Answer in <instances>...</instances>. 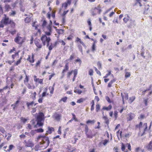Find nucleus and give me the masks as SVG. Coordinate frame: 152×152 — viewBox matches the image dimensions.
I'll list each match as a JSON object with an SVG mask.
<instances>
[{
	"label": "nucleus",
	"instance_id": "obj_1",
	"mask_svg": "<svg viewBox=\"0 0 152 152\" xmlns=\"http://www.w3.org/2000/svg\"><path fill=\"white\" fill-rule=\"evenodd\" d=\"M40 139H41L42 140L40 143L42 145L41 147H43L45 148H46L48 146L50 143L48 137L45 135L38 136L37 137V140Z\"/></svg>",
	"mask_w": 152,
	"mask_h": 152
},
{
	"label": "nucleus",
	"instance_id": "obj_2",
	"mask_svg": "<svg viewBox=\"0 0 152 152\" xmlns=\"http://www.w3.org/2000/svg\"><path fill=\"white\" fill-rule=\"evenodd\" d=\"M45 120L44 115L43 113L40 112L37 117V124L39 126H43V123L42 122L44 121Z\"/></svg>",
	"mask_w": 152,
	"mask_h": 152
},
{
	"label": "nucleus",
	"instance_id": "obj_3",
	"mask_svg": "<svg viewBox=\"0 0 152 152\" xmlns=\"http://www.w3.org/2000/svg\"><path fill=\"white\" fill-rule=\"evenodd\" d=\"M48 36L45 34L42 35L41 37V40L42 41L44 46L46 45L47 46H48L49 45V43L51 39L50 37Z\"/></svg>",
	"mask_w": 152,
	"mask_h": 152
},
{
	"label": "nucleus",
	"instance_id": "obj_4",
	"mask_svg": "<svg viewBox=\"0 0 152 152\" xmlns=\"http://www.w3.org/2000/svg\"><path fill=\"white\" fill-rule=\"evenodd\" d=\"M25 40L24 37H21L17 35L14 39V41L19 45H21L25 42Z\"/></svg>",
	"mask_w": 152,
	"mask_h": 152
},
{
	"label": "nucleus",
	"instance_id": "obj_5",
	"mask_svg": "<svg viewBox=\"0 0 152 152\" xmlns=\"http://www.w3.org/2000/svg\"><path fill=\"white\" fill-rule=\"evenodd\" d=\"M101 7L100 4L98 5L97 7L92 9L91 11V14L93 16L96 15L97 13L100 14L101 11Z\"/></svg>",
	"mask_w": 152,
	"mask_h": 152
},
{
	"label": "nucleus",
	"instance_id": "obj_6",
	"mask_svg": "<svg viewBox=\"0 0 152 152\" xmlns=\"http://www.w3.org/2000/svg\"><path fill=\"white\" fill-rule=\"evenodd\" d=\"M4 17L2 18V19L0 22V24H2L4 26L5 25L9 24V22L10 20L9 18L7 16L6 14L4 15Z\"/></svg>",
	"mask_w": 152,
	"mask_h": 152
},
{
	"label": "nucleus",
	"instance_id": "obj_7",
	"mask_svg": "<svg viewBox=\"0 0 152 152\" xmlns=\"http://www.w3.org/2000/svg\"><path fill=\"white\" fill-rule=\"evenodd\" d=\"M37 21H34L32 23V26L34 28V29L37 30V32L36 33V35H37L38 33L39 34H40L41 33V30L38 28V25H35L36 23H37Z\"/></svg>",
	"mask_w": 152,
	"mask_h": 152
},
{
	"label": "nucleus",
	"instance_id": "obj_8",
	"mask_svg": "<svg viewBox=\"0 0 152 152\" xmlns=\"http://www.w3.org/2000/svg\"><path fill=\"white\" fill-rule=\"evenodd\" d=\"M58 44V41H56L54 43H50V44L49 43V45L48 47L49 51H50L52 50V49L55 47H56L57 44Z\"/></svg>",
	"mask_w": 152,
	"mask_h": 152
},
{
	"label": "nucleus",
	"instance_id": "obj_9",
	"mask_svg": "<svg viewBox=\"0 0 152 152\" xmlns=\"http://www.w3.org/2000/svg\"><path fill=\"white\" fill-rule=\"evenodd\" d=\"M34 43L38 48L40 49L42 48V45L40 40L35 39L34 40Z\"/></svg>",
	"mask_w": 152,
	"mask_h": 152
},
{
	"label": "nucleus",
	"instance_id": "obj_10",
	"mask_svg": "<svg viewBox=\"0 0 152 152\" xmlns=\"http://www.w3.org/2000/svg\"><path fill=\"white\" fill-rule=\"evenodd\" d=\"M34 80L36 83H38L41 84H43V79H39L37 78V76L36 75H34Z\"/></svg>",
	"mask_w": 152,
	"mask_h": 152
},
{
	"label": "nucleus",
	"instance_id": "obj_11",
	"mask_svg": "<svg viewBox=\"0 0 152 152\" xmlns=\"http://www.w3.org/2000/svg\"><path fill=\"white\" fill-rule=\"evenodd\" d=\"M20 52V51L19 50L17 52L15 53L14 54H12L11 57L12 59V60L14 62L15 61V60L16 59L18 58L19 57V53Z\"/></svg>",
	"mask_w": 152,
	"mask_h": 152
},
{
	"label": "nucleus",
	"instance_id": "obj_12",
	"mask_svg": "<svg viewBox=\"0 0 152 152\" xmlns=\"http://www.w3.org/2000/svg\"><path fill=\"white\" fill-rule=\"evenodd\" d=\"M47 29L48 31H45V34L47 35V36H50L51 34L52 33V27L50 25H48L47 27Z\"/></svg>",
	"mask_w": 152,
	"mask_h": 152
},
{
	"label": "nucleus",
	"instance_id": "obj_13",
	"mask_svg": "<svg viewBox=\"0 0 152 152\" xmlns=\"http://www.w3.org/2000/svg\"><path fill=\"white\" fill-rule=\"evenodd\" d=\"M85 132L86 134L87 137L89 138H92L93 137V135L91 134H89L88 133V128L87 125H86L85 127Z\"/></svg>",
	"mask_w": 152,
	"mask_h": 152
},
{
	"label": "nucleus",
	"instance_id": "obj_14",
	"mask_svg": "<svg viewBox=\"0 0 152 152\" xmlns=\"http://www.w3.org/2000/svg\"><path fill=\"white\" fill-rule=\"evenodd\" d=\"M135 116L134 113H130L127 115L126 119L127 121H130L132 120Z\"/></svg>",
	"mask_w": 152,
	"mask_h": 152
},
{
	"label": "nucleus",
	"instance_id": "obj_15",
	"mask_svg": "<svg viewBox=\"0 0 152 152\" xmlns=\"http://www.w3.org/2000/svg\"><path fill=\"white\" fill-rule=\"evenodd\" d=\"M24 142L25 143L26 146L28 147H32L34 145V144L31 141L29 140L27 141L26 140L24 141Z\"/></svg>",
	"mask_w": 152,
	"mask_h": 152
},
{
	"label": "nucleus",
	"instance_id": "obj_16",
	"mask_svg": "<svg viewBox=\"0 0 152 152\" xmlns=\"http://www.w3.org/2000/svg\"><path fill=\"white\" fill-rule=\"evenodd\" d=\"M54 131V129L53 127L48 126V130L46 131L45 134L47 135L49 134H51Z\"/></svg>",
	"mask_w": 152,
	"mask_h": 152
},
{
	"label": "nucleus",
	"instance_id": "obj_17",
	"mask_svg": "<svg viewBox=\"0 0 152 152\" xmlns=\"http://www.w3.org/2000/svg\"><path fill=\"white\" fill-rule=\"evenodd\" d=\"M61 116L60 114L55 113L54 115V118L57 121H59L61 118Z\"/></svg>",
	"mask_w": 152,
	"mask_h": 152
},
{
	"label": "nucleus",
	"instance_id": "obj_18",
	"mask_svg": "<svg viewBox=\"0 0 152 152\" xmlns=\"http://www.w3.org/2000/svg\"><path fill=\"white\" fill-rule=\"evenodd\" d=\"M121 96L122 99L127 100L128 99V94L126 93H125L123 94L121 93Z\"/></svg>",
	"mask_w": 152,
	"mask_h": 152
},
{
	"label": "nucleus",
	"instance_id": "obj_19",
	"mask_svg": "<svg viewBox=\"0 0 152 152\" xmlns=\"http://www.w3.org/2000/svg\"><path fill=\"white\" fill-rule=\"evenodd\" d=\"M25 73L26 75V77L24 80V84H26L27 83H28V82L29 76V75H27L26 74V73L25 72Z\"/></svg>",
	"mask_w": 152,
	"mask_h": 152
},
{
	"label": "nucleus",
	"instance_id": "obj_20",
	"mask_svg": "<svg viewBox=\"0 0 152 152\" xmlns=\"http://www.w3.org/2000/svg\"><path fill=\"white\" fill-rule=\"evenodd\" d=\"M26 86L27 87L28 89H34L35 88V86L32 84L27 83L26 84H25Z\"/></svg>",
	"mask_w": 152,
	"mask_h": 152
},
{
	"label": "nucleus",
	"instance_id": "obj_21",
	"mask_svg": "<svg viewBox=\"0 0 152 152\" xmlns=\"http://www.w3.org/2000/svg\"><path fill=\"white\" fill-rule=\"evenodd\" d=\"M102 118L104 120L105 123L107 125H108L109 124V121L107 116H103L102 117Z\"/></svg>",
	"mask_w": 152,
	"mask_h": 152
},
{
	"label": "nucleus",
	"instance_id": "obj_22",
	"mask_svg": "<svg viewBox=\"0 0 152 152\" xmlns=\"http://www.w3.org/2000/svg\"><path fill=\"white\" fill-rule=\"evenodd\" d=\"M48 92V88H46L45 89V91L43 92L42 94L41 97H43L46 96H48L49 95V94L47 93Z\"/></svg>",
	"mask_w": 152,
	"mask_h": 152
},
{
	"label": "nucleus",
	"instance_id": "obj_23",
	"mask_svg": "<svg viewBox=\"0 0 152 152\" xmlns=\"http://www.w3.org/2000/svg\"><path fill=\"white\" fill-rule=\"evenodd\" d=\"M112 108V106L111 104L109 105L108 107L104 106L102 108V110L107 111L110 110Z\"/></svg>",
	"mask_w": 152,
	"mask_h": 152
},
{
	"label": "nucleus",
	"instance_id": "obj_24",
	"mask_svg": "<svg viewBox=\"0 0 152 152\" xmlns=\"http://www.w3.org/2000/svg\"><path fill=\"white\" fill-rule=\"evenodd\" d=\"M15 146L13 145H10L9 146L8 149H7V150H5V151L6 152H10L14 148Z\"/></svg>",
	"mask_w": 152,
	"mask_h": 152
},
{
	"label": "nucleus",
	"instance_id": "obj_25",
	"mask_svg": "<svg viewBox=\"0 0 152 152\" xmlns=\"http://www.w3.org/2000/svg\"><path fill=\"white\" fill-rule=\"evenodd\" d=\"M109 142V140L105 139L102 140L101 142H100L99 144L100 145L102 144L104 145L105 146Z\"/></svg>",
	"mask_w": 152,
	"mask_h": 152
},
{
	"label": "nucleus",
	"instance_id": "obj_26",
	"mask_svg": "<svg viewBox=\"0 0 152 152\" xmlns=\"http://www.w3.org/2000/svg\"><path fill=\"white\" fill-rule=\"evenodd\" d=\"M11 8L10 6L8 4H6L4 6V9L6 12H8L10 10Z\"/></svg>",
	"mask_w": 152,
	"mask_h": 152
},
{
	"label": "nucleus",
	"instance_id": "obj_27",
	"mask_svg": "<svg viewBox=\"0 0 152 152\" xmlns=\"http://www.w3.org/2000/svg\"><path fill=\"white\" fill-rule=\"evenodd\" d=\"M77 74V69H75L74 70V76L72 79V81L73 82L75 81L76 77Z\"/></svg>",
	"mask_w": 152,
	"mask_h": 152
},
{
	"label": "nucleus",
	"instance_id": "obj_28",
	"mask_svg": "<svg viewBox=\"0 0 152 152\" xmlns=\"http://www.w3.org/2000/svg\"><path fill=\"white\" fill-rule=\"evenodd\" d=\"M116 80L115 79H113L111 80L110 82L108 83L107 86V87L109 88H110L112 86V85L113 83L115 82Z\"/></svg>",
	"mask_w": 152,
	"mask_h": 152
},
{
	"label": "nucleus",
	"instance_id": "obj_29",
	"mask_svg": "<svg viewBox=\"0 0 152 152\" xmlns=\"http://www.w3.org/2000/svg\"><path fill=\"white\" fill-rule=\"evenodd\" d=\"M22 59V57H20V58L14 64V65L16 66L20 64L21 62Z\"/></svg>",
	"mask_w": 152,
	"mask_h": 152
},
{
	"label": "nucleus",
	"instance_id": "obj_30",
	"mask_svg": "<svg viewBox=\"0 0 152 152\" xmlns=\"http://www.w3.org/2000/svg\"><path fill=\"white\" fill-rule=\"evenodd\" d=\"M34 102L33 101L31 102H27L26 103V105L28 109H30V107L31 106H32L34 104Z\"/></svg>",
	"mask_w": 152,
	"mask_h": 152
},
{
	"label": "nucleus",
	"instance_id": "obj_31",
	"mask_svg": "<svg viewBox=\"0 0 152 152\" xmlns=\"http://www.w3.org/2000/svg\"><path fill=\"white\" fill-rule=\"evenodd\" d=\"M122 132L120 131V130L117 132V135L118 138L119 137L121 138L122 137Z\"/></svg>",
	"mask_w": 152,
	"mask_h": 152
},
{
	"label": "nucleus",
	"instance_id": "obj_32",
	"mask_svg": "<svg viewBox=\"0 0 152 152\" xmlns=\"http://www.w3.org/2000/svg\"><path fill=\"white\" fill-rule=\"evenodd\" d=\"M74 74V70H72L68 72L66 74V76L67 78H70V76L72 75V72Z\"/></svg>",
	"mask_w": 152,
	"mask_h": 152
},
{
	"label": "nucleus",
	"instance_id": "obj_33",
	"mask_svg": "<svg viewBox=\"0 0 152 152\" xmlns=\"http://www.w3.org/2000/svg\"><path fill=\"white\" fill-rule=\"evenodd\" d=\"M142 122H140V123L136 125L135 128L136 129H139L140 130L142 126Z\"/></svg>",
	"mask_w": 152,
	"mask_h": 152
},
{
	"label": "nucleus",
	"instance_id": "obj_34",
	"mask_svg": "<svg viewBox=\"0 0 152 152\" xmlns=\"http://www.w3.org/2000/svg\"><path fill=\"white\" fill-rule=\"evenodd\" d=\"M42 61V60L40 59L38 60L37 62L35 64V66L36 68H37L38 66H40V65L41 63V62Z\"/></svg>",
	"mask_w": 152,
	"mask_h": 152
},
{
	"label": "nucleus",
	"instance_id": "obj_35",
	"mask_svg": "<svg viewBox=\"0 0 152 152\" xmlns=\"http://www.w3.org/2000/svg\"><path fill=\"white\" fill-rule=\"evenodd\" d=\"M16 14V12L15 11L12 10L11 12L9 13L10 16H14Z\"/></svg>",
	"mask_w": 152,
	"mask_h": 152
},
{
	"label": "nucleus",
	"instance_id": "obj_36",
	"mask_svg": "<svg viewBox=\"0 0 152 152\" xmlns=\"http://www.w3.org/2000/svg\"><path fill=\"white\" fill-rule=\"evenodd\" d=\"M56 31L58 34H63L64 33V30L62 29H57L56 30Z\"/></svg>",
	"mask_w": 152,
	"mask_h": 152
},
{
	"label": "nucleus",
	"instance_id": "obj_37",
	"mask_svg": "<svg viewBox=\"0 0 152 152\" xmlns=\"http://www.w3.org/2000/svg\"><path fill=\"white\" fill-rule=\"evenodd\" d=\"M76 42H80L83 46L85 45L84 43L83 42H82L81 40V39L78 37H77L76 39Z\"/></svg>",
	"mask_w": 152,
	"mask_h": 152
},
{
	"label": "nucleus",
	"instance_id": "obj_38",
	"mask_svg": "<svg viewBox=\"0 0 152 152\" xmlns=\"http://www.w3.org/2000/svg\"><path fill=\"white\" fill-rule=\"evenodd\" d=\"M135 99V97L134 96L130 97L129 99V103L130 104L132 103L134 100Z\"/></svg>",
	"mask_w": 152,
	"mask_h": 152
},
{
	"label": "nucleus",
	"instance_id": "obj_39",
	"mask_svg": "<svg viewBox=\"0 0 152 152\" xmlns=\"http://www.w3.org/2000/svg\"><path fill=\"white\" fill-rule=\"evenodd\" d=\"M140 151H141V152H144V150L141 149L139 147L136 148L135 149V152H139Z\"/></svg>",
	"mask_w": 152,
	"mask_h": 152
},
{
	"label": "nucleus",
	"instance_id": "obj_40",
	"mask_svg": "<svg viewBox=\"0 0 152 152\" xmlns=\"http://www.w3.org/2000/svg\"><path fill=\"white\" fill-rule=\"evenodd\" d=\"M9 24L10 25L12 26L15 27V24L13 20L10 19L9 22Z\"/></svg>",
	"mask_w": 152,
	"mask_h": 152
},
{
	"label": "nucleus",
	"instance_id": "obj_41",
	"mask_svg": "<svg viewBox=\"0 0 152 152\" xmlns=\"http://www.w3.org/2000/svg\"><path fill=\"white\" fill-rule=\"evenodd\" d=\"M32 95L31 96V98L33 100H35L36 98L37 93L36 92H34L33 93H31Z\"/></svg>",
	"mask_w": 152,
	"mask_h": 152
},
{
	"label": "nucleus",
	"instance_id": "obj_42",
	"mask_svg": "<svg viewBox=\"0 0 152 152\" xmlns=\"http://www.w3.org/2000/svg\"><path fill=\"white\" fill-rule=\"evenodd\" d=\"M86 100V99L81 98L78 99L77 101V102L78 103H80L83 102Z\"/></svg>",
	"mask_w": 152,
	"mask_h": 152
},
{
	"label": "nucleus",
	"instance_id": "obj_43",
	"mask_svg": "<svg viewBox=\"0 0 152 152\" xmlns=\"http://www.w3.org/2000/svg\"><path fill=\"white\" fill-rule=\"evenodd\" d=\"M75 56V55L74 54V53H73V54H72L69 57V58L68 59L66 60L65 61H71L74 58Z\"/></svg>",
	"mask_w": 152,
	"mask_h": 152
},
{
	"label": "nucleus",
	"instance_id": "obj_44",
	"mask_svg": "<svg viewBox=\"0 0 152 152\" xmlns=\"http://www.w3.org/2000/svg\"><path fill=\"white\" fill-rule=\"evenodd\" d=\"M136 2L135 3V5L138 4L140 7H142V4L141 3V0H136Z\"/></svg>",
	"mask_w": 152,
	"mask_h": 152
},
{
	"label": "nucleus",
	"instance_id": "obj_45",
	"mask_svg": "<svg viewBox=\"0 0 152 152\" xmlns=\"http://www.w3.org/2000/svg\"><path fill=\"white\" fill-rule=\"evenodd\" d=\"M31 20V18L28 17H26L24 20V21L26 23H29Z\"/></svg>",
	"mask_w": 152,
	"mask_h": 152
},
{
	"label": "nucleus",
	"instance_id": "obj_46",
	"mask_svg": "<svg viewBox=\"0 0 152 152\" xmlns=\"http://www.w3.org/2000/svg\"><path fill=\"white\" fill-rule=\"evenodd\" d=\"M27 60L31 63H34V62L31 59V56L30 55H28V57L27 58Z\"/></svg>",
	"mask_w": 152,
	"mask_h": 152
},
{
	"label": "nucleus",
	"instance_id": "obj_47",
	"mask_svg": "<svg viewBox=\"0 0 152 152\" xmlns=\"http://www.w3.org/2000/svg\"><path fill=\"white\" fill-rule=\"evenodd\" d=\"M19 100L15 102L14 104H12L11 105V106L12 107L13 106V109H15L16 107H17V104L19 103Z\"/></svg>",
	"mask_w": 152,
	"mask_h": 152
},
{
	"label": "nucleus",
	"instance_id": "obj_48",
	"mask_svg": "<svg viewBox=\"0 0 152 152\" xmlns=\"http://www.w3.org/2000/svg\"><path fill=\"white\" fill-rule=\"evenodd\" d=\"M129 20V17L128 15H127L126 17L124 18L123 19L125 23H126Z\"/></svg>",
	"mask_w": 152,
	"mask_h": 152
},
{
	"label": "nucleus",
	"instance_id": "obj_49",
	"mask_svg": "<svg viewBox=\"0 0 152 152\" xmlns=\"http://www.w3.org/2000/svg\"><path fill=\"white\" fill-rule=\"evenodd\" d=\"M47 23L46 20H44L43 21V23L42 24V26L43 28H44L46 27V25H47Z\"/></svg>",
	"mask_w": 152,
	"mask_h": 152
},
{
	"label": "nucleus",
	"instance_id": "obj_50",
	"mask_svg": "<svg viewBox=\"0 0 152 152\" xmlns=\"http://www.w3.org/2000/svg\"><path fill=\"white\" fill-rule=\"evenodd\" d=\"M4 13L3 10L1 5H0V17Z\"/></svg>",
	"mask_w": 152,
	"mask_h": 152
},
{
	"label": "nucleus",
	"instance_id": "obj_51",
	"mask_svg": "<svg viewBox=\"0 0 152 152\" xmlns=\"http://www.w3.org/2000/svg\"><path fill=\"white\" fill-rule=\"evenodd\" d=\"M20 119L21 121L23 122V123H25L27 121V119L23 117H21Z\"/></svg>",
	"mask_w": 152,
	"mask_h": 152
},
{
	"label": "nucleus",
	"instance_id": "obj_52",
	"mask_svg": "<svg viewBox=\"0 0 152 152\" xmlns=\"http://www.w3.org/2000/svg\"><path fill=\"white\" fill-rule=\"evenodd\" d=\"M114 116L115 120H116L118 117V112L117 111H115L114 112Z\"/></svg>",
	"mask_w": 152,
	"mask_h": 152
},
{
	"label": "nucleus",
	"instance_id": "obj_53",
	"mask_svg": "<svg viewBox=\"0 0 152 152\" xmlns=\"http://www.w3.org/2000/svg\"><path fill=\"white\" fill-rule=\"evenodd\" d=\"M49 89L50 90V93L51 94H53V91L54 90V88L53 87H49Z\"/></svg>",
	"mask_w": 152,
	"mask_h": 152
},
{
	"label": "nucleus",
	"instance_id": "obj_54",
	"mask_svg": "<svg viewBox=\"0 0 152 152\" xmlns=\"http://www.w3.org/2000/svg\"><path fill=\"white\" fill-rule=\"evenodd\" d=\"M96 112H98L100 109V106L99 104H96Z\"/></svg>",
	"mask_w": 152,
	"mask_h": 152
},
{
	"label": "nucleus",
	"instance_id": "obj_55",
	"mask_svg": "<svg viewBox=\"0 0 152 152\" xmlns=\"http://www.w3.org/2000/svg\"><path fill=\"white\" fill-rule=\"evenodd\" d=\"M105 99L109 103H110L113 102V101H111L110 100V98L108 96H106L105 97Z\"/></svg>",
	"mask_w": 152,
	"mask_h": 152
},
{
	"label": "nucleus",
	"instance_id": "obj_56",
	"mask_svg": "<svg viewBox=\"0 0 152 152\" xmlns=\"http://www.w3.org/2000/svg\"><path fill=\"white\" fill-rule=\"evenodd\" d=\"M94 68L95 69V71L96 72L97 74L101 76V74L99 70H98V69H97L96 67H94Z\"/></svg>",
	"mask_w": 152,
	"mask_h": 152
},
{
	"label": "nucleus",
	"instance_id": "obj_57",
	"mask_svg": "<svg viewBox=\"0 0 152 152\" xmlns=\"http://www.w3.org/2000/svg\"><path fill=\"white\" fill-rule=\"evenodd\" d=\"M121 149L123 151H124L125 149V145L123 143H121Z\"/></svg>",
	"mask_w": 152,
	"mask_h": 152
},
{
	"label": "nucleus",
	"instance_id": "obj_58",
	"mask_svg": "<svg viewBox=\"0 0 152 152\" xmlns=\"http://www.w3.org/2000/svg\"><path fill=\"white\" fill-rule=\"evenodd\" d=\"M95 122V121L94 120H88L86 121L87 124H88L89 123H90L91 124H94Z\"/></svg>",
	"mask_w": 152,
	"mask_h": 152
},
{
	"label": "nucleus",
	"instance_id": "obj_59",
	"mask_svg": "<svg viewBox=\"0 0 152 152\" xmlns=\"http://www.w3.org/2000/svg\"><path fill=\"white\" fill-rule=\"evenodd\" d=\"M74 92L75 93H77L78 94H80L82 92V91L80 90H74Z\"/></svg>",
	"mask_w": 152,
	"mask_h": 152
},
{
	"label": "nucleus",
	"instance_id": "obj_60",
	"mask_svg": "<svg viewBox=\"0 0 152 152\" xmlns=\"http://www.w3.org/2000/svg\"><path fill=\"white\" fill-rule=\"evenodd\" d=\"M36 130L38 133L43 132H44V130L42 128L38 129Z\"/></svg>",
	"mask_w": 152,
	"mask_h": 152
},
{
	"label": "nucleus",
	"instance_id": "obj_61",
	"mask_svg": "<svg viewBox=\"0 0 152 152\" xmlns=\"http://www.w3.org/2000/svg\"><path fill=\"white\" fill-rule=\"evenodd\" d=\"M36 130H31V132H30V135L31 136V137L33 136L35 133Z\"/></svg>",
	"mask_w": 152,
	"mask_h": 152
},
{
	"label": "nucleus",
	"instance_id": "obj_62",
	"mask_svg": "<svg viewBox=\"0 0 152 152\" xmlns=\"http://www.w3.org/2000/svg\"><path fill=\"white\" fill-rule=\"evenodd\" d=\"M143 126L144 127V132H145L147 129V123H145L143 125Z\"/></svg>",
	"mask_w": 152,
	"mask_h": 152
},
{
	"label": "nucleus",
	"instance_id": "obj_63",
	"mask_svg": "<svg viewBox=\"0 0 152 152\" xmlns=\"http://www.w3.org/2000/svg\"><path fill=\"white\" fill-rule=\"evenodd\" d=\"M67 99V97L65 96V97H64L62 98L60 100V101H62L64 102H66Z\"/></svg>",
	"mask_w": 152,
	"mask_h": 152
},
{
	"label": "nucleus",
	"instance_id": "obj_64",
	"mask_svg": "<svg viewBox=\"0 0 152 152\" xmlns=\"http://www.w3.org/2000/svg\"><path fill=\"white\" fill-rule=\"evenodd\" d=\"M78 140V138L75 137L74 138V140L71 141V142L73 144H75L76 143V142Z\"/></svg>",
	"mask_w": 152,
	"mask_h": 152
}]
</instances>
